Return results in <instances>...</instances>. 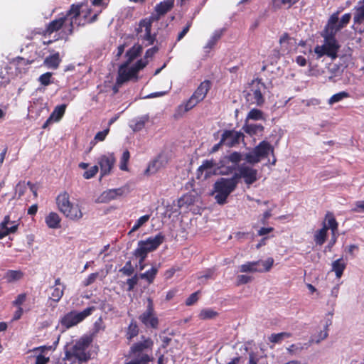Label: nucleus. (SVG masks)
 Wrapping results in <instances>:
<instances>
[{"label":"nucleus","mask_w":364,"mask_h":364,"mask_svg":"<svg viewBox=\"0 0 364 364\" xmlns=\"http://www.w3.org/2000/svg\"><path fill=\"white\" fill-rule=\"evenodd\" d=\"M81 6V4H72L65 14H62L61 16L49 22L46 28L38 33L46 37L50 36L54 32L63 29L66 36L72 35L74 24L77 23V20L80 16Z\"/></svg>","instance_id":"1"},{"label":"nucleus","mask_w":364,"mask_h":364,"mask_svg":"<svg viewBox=\"0 0 364 364\" xmlns=\"http://www.w3.org/2000/svg\"><path fill=\"white\" fill-rule=\"evenodd\" d=\"M211 85L212 83L208 80L201 82L191 97L178 107L176 110L178 114L182 115L202 102L206 97L208 92L211 88Z\"/></svg>","instance_id":"2"},{"label":"nucleus","mask_w":364,"mask_h":364,"mask_svg":"<svg viewBox=\"0 0 364 364\" xmlns=\"http://www.w3.org/2000/svg\"><path fill=\"white\" fill-rule=\"evenodd\" d=\"M141 341L134 343L129 350V355L134 358H138L143 363H149L154 360L151 355L154 341L149 337L142 336Z\"/></svg>","instance_id":"3"},{"label":"nucleus","mask_w":364,"mask_h":364,"mask_svg":"<svg viewBox=\"0 0 364 364\" xmlns=\"http://www.w3.org/2000/svg\"><path fill=\"white\" fill-rule=\"evenodd\" d=\"M237 182L233 176L231 178H220L213 185L214 198L217 203L224 205L227 203L228 196L237 188Z\"/></svg>","instance_id":"4"},{"label":"nucleus","mask_w":364,"mask_h":364,"mask_svg":"<svg viewBox=\"0 0 364 364\" xmlns=\"http://www.w3.org/2000/svg\"><path fill=\"white\" fill-rule=\"evenodd\" d=\"M58 210L65 217L73 220H79L83 216L80 207L70 200V195L67 191L60 193L56 197Z\"/></svg>","instance_id":"5"},{"label":"nucleus","mask_w":364,"mask_h":364,"mask_svg":"<svg viewBox=\"0 0 364 364\" xmlns=\"http://www.w3.org/2000/svg\"><path fill=\"white\" fill-rule=\"evenodd\" d=\"M266 85L262 82L261 79L256 78L252 80L249 84L247 90L245 91V98L250 105H256L262 107L264 102V92Z\"/></svg>","instance_id":"6"},{"label":"nucleus","mask_w":364,"mask_h":364,"mask_svg":"<svg viewBox=\"0 0 364 364\" xmlns=\"http://www.w3.org/2000/svg\"><path fill=\"white\" fill-rule=\"evenodd\" d=\"M165 240V236L159 232L154 237H149L145 240H140L138 247L134 252V255L139 258V263L144 262L147 254L156 250Z\"/></svg>","instance_id":"7"},{"label":"nucleus","mask_w":364,"mask_h":364,"mask_svg":"<svg viewBox=\"0 0 364 364\" xmlns=\"http://www.w3.org/2000/svg\"><path fill=\"white\" fill-rule=\"evenodd\" d=\"M323 38V44L317 45L314 49V52L316 55V58L319 59L326 55L334 60L338 57V53L340 49V45L336 38L322 36Z\"/></svg>","instance_id":"8"},{"label":"nucleus","mask_w":364,"mask_h":364,"mask_svg":"<svg viewBox=\"0 0 364 364\" xmlns=\"http://www.w3.org/2000/svg\"><path fill=\"white\" fill-rule=\"evenodd\" d=\"M95 310V307L92 306L85 309L80 312L71 311L65 314L60 318V323L61 326L65 328H70L82 321L87 316H90Z\"/></svg>","instance_id":"9"},{"label":"nucleus","mask_w":364,"mask_h":364,"mask_svg":"<svg viewBox=\"0 0 364 364\" xmlns=\"http://www.w3.org/2000/svg\"><path fill=\"white\" fill-rule=\"evenodd\" d=\"M140 322L147 328L157 329L159 320L154 310V305L151 298L147 299L146 310L139 316Z\"/></svg>","instance_id":"10"},{"label":"nucleus","mask_w":364,"mask_h":364,"mask_svg":"<svg viewBox=\"0 0 364 364\" xmlns=\"http://www.w3.org/2000/svg\"><path fill=\"white\" fill-rule=\"evenodd\" d=\"M162 16L161 14L155 12L152 14L149 18H144L140 21L139 28H136L137 33H141L144 29V34L142 38L148 41V45H153L156 40V34H151V25L154 21H159Z\"/></svg>","instance_id":"11"},{"label":"nucleus","mask_w":364,"mask_h":364,"mask_svg":"<svg viewBox=\"0 0 364 364\" xmlns=\"http://www.w3.org/2000/svg\"><path fill=\"white\" fill-rule=\"evenodd\" d=\"M257 170L248 166L242 165L238 168V172L233 174L235 181L239 183L240 178H242L245 184L250 186L256 182L257 178Z\"/></svg>","instance_id":"12"},{"label":"nucleus","mask_w":364,"mask_h":364,"mask_svg":"<svg viewBox=\"0 0 364 364\" xmlns=\"http://www.w3.org/2000/svg\"><path fill=\"white\" fill-rule=\"evenodd\" d=\"M341 10L332 14L321 33V36L336 38V33L342 28L339 27L338 16Z\"/></svg>","instance_id":"13"},{"label":"nucleus","mask_w":364,"mask_h":364,"mask_svg":"<svg viewBox=\"0 0 364 364\" xmlns=\"http://www.w3.org/2000/svg\"><path fill=\"white\" fill-rule=\"evenodd\" d=\"M19 220L20 219L17 221H11L10 215H5L0 223V240L10 234L16 233L19 227Z\"/></svg>","instance_id":"14"},{"label":"nucleus","mask_w":364,"mask_h":364,"mask_svg":"<svg viewBox=\"0 0 364 364\" xmlns=\"http://www.w3.org/2000/svg\"><path fill=\"white\" fill-rule=\"evenodd\" d=\"M117 77L118 78V84H124L131 80L134 82L139 80V75L131 67L129 68L127 63H123L119 66Z\"/></svg>","instance_id":"15"},{"label":"nucleus","mask_w":364,"mask_h":364,"mask_svg":"<svg viewBox=\"0 0 364 364\" xmlns=\"http://www.w3.org/2000/svg\"><path fill=\"white\" fill-rule=\"evenodd\" d=\"M116 162V158L113 153H108L100 156L98 159V164L100 168L101 177L109 175L111 173Z\"/></svg>","instance_id":"16"},{"label":"nucleus","mask_w":364,"mask_h":364,"mask_svg":"<svg viewBox=\"0 0 364 364\" xmlns=\"http://www.w3.org/2000/svg\"><path fill=\"white\" fill-rule=\"evenodd\" d=\"M89 345L90 341L88 339H81L77 341L73 347V355L80 363L87 361L90 358V356L86 353Z\"/></svg>","instance_id":"17"},{"label":"nucleus","mask_w":364,"mask_h":364,"mask_svg":"<svg viewBox=\"0 0 364 364\" xmlns=\"http://www.w3.org/2000/svg\"><path fill=\"white\" fill-rule=\"evenodd\" d=\"M244 136L241 132L225 130L222 134V141L228 147H232L238 144L240 140L244 139Z\"/></svg>","instance_id":"18"},{"label":"nucleus","mask_w":364,"mask_h":364,"mask_svg":"<svg viewBox=\"0 0 364 364\" xmlns=\"http://www.w3.org/2000/svg\"><path fill=\"white\" fill-rule=\"evenodd\" d=\"M221 165H219L215 162L213 159H207L204 160L202 164L198 167L197 172L198 174H202L204 171L205 178H208L212 174H216L218 169L221 167Z\"/></svg>","instance_id":"19"},{"label":"nucleus","mask_w":364,"mask_h":364,"mask_svg":"<svg viewBox=\"0 0 364 364\" xmlns=\"http://www.w3.org/2000/svg\"><path fill=\"white\" fill-rule=\"evenodd\" d=\"M253 151L260 159H263L267 157L269 154L274 156V149L269 142L263 140L253 149Z\"/></svg>","instance_id":"20"},{"label":"nucleus","mask_w":364,"mask_h":364,"mask_svg":"<svg viewBox=\"0 0 364 364\" xmlns=\"http://www.w3.org/2000/svg\"><path fill=\"white\" fill-rule=\"evenodd\" d=\"M353 10V26L364 24V0H360Z\"/></svg>","instance_id":"21"},{"label":"nucleus","mask_w":364,"mask_h":364,"mask_svg":"<svg viewBox=\"0 0 364 364\" xmlns=\"http://www.w3.org/2000/svg\"><path fill=\"white\" fill-rule=\"evenodd\" d=\"M174 6V0H164L155 6L154 11L162 16L166 14Z\"/></svg>","instance_id":"22"},{"label":"nucleus","mask_w":364,"mask_h":364,"mask_svg":"<svg viewBox=\"0 0 364 364\" xmlns=\"http://www.w3.org/2000/svg\"><path fill=\"white\" fill-rule=\"evenodd\" d=\"M225 31V28L215 30L213 32L211 37L210 38V39L208 41L206 45L204 47V49H205V50L213 49L216 46V44L220 41V39L222 38Z\"/></svg>","instance_id":"23"},{"label":"nucleus","mask_w":364,"mask_h":364,"mask_svg":"<svg viewBox=\"0 0 364 364\" xmlns=\"http://www.w3.org/2000/svg\"><path fill=\"white\" fill-rule=\"evenodd\" d=\"M264 129V127L260 124H248L246 122L242 127V130L251 136L262 134Z\"/></svg>","instance_id":"24"},{"label":"nucleus","mask_w":364,"mask_h":364,"mask_svg":"<svg viewBox=\"0 0 364 364\" xmlns=\"http://www.w3.org/2000/svg\"><path fill=\"white\" fill-rule=\"evenodd\" d=\"M139 328L137 324V322L132 319L131 320L128 327L125 331V337L129 341H131L135 337L139 335Z\"/></svg>","instance_id":"25"},{"label":"nucleus","mask_w":364,"mask_h":364,"mask_svg":"<svg viewBox=\"0 0 364 364\" xmlns=\"http://www.w3.org/2000/svg\"><path fill=\"white\" fill-rule=\"evenodd\" d=\"M142 51V46L139 44L134 45L131 48H129L126 53V57L127 60L124 63H127L129 65L134 59H136L138 56L140 55Z\"/></svg>","instance_id":"26"},{"label":"nucleus","mask_w":364,"mask_h":364,"mask_svg":"<svg viewBox=\"0 0 364 364\" xmlns=\"http://www.w3.org/2000/svg\"><path fill=\"white\" fill-rule=\"evenodd\" d=\"M328 231L326 227V223H323V227L316 231L314 236V240L317 245H322L324 244L327 239Z\"/></svg>","instance_id":"27"},{"label":"nucleus","mask_w":364,"mask_h":364,"mask_svg":"<svg viewBox=\"0 0 364 364\" xmlns=\"http://www.w3.org/2000/svg\"><path fill=\"white\" fill-rule=\"evenodd\" d=\"M331 267V270L335 272L336 278L340 279L346 268V263L343 258H340L333 261Z\"/></svg>","instance_id":"28"},{"label":"nucleus","mask_w":364,"mask_h":364,"mask_svg":"<svg viewBox=\"0 0 364 364\" xmlns=\"http://www.w3.org/2000/svg\"><path fill=\"white\" fill-rule=\"evenodd\" d=\"M326 227L327 228V231L330 229L331 230V235H336L338 231V223L336 221L334 215L331 213H328L325 217Z\"/></svg>","instance_id":"29"},{"label":"nucleus","mask_w":364,"mask_h":364,"mask_svg":"<svg viewBox=\"0 0 364 364\" xmlns=\"http://www.w3.org/2000/svg\"><path fill=\"white\" fill-rule=\"evenodd\" d=\"M158 272L159 267L153 266L150 269L140 274L139 276L140 279L146 280L149 284H151L154 282Z\"/></svg>","instance_id":"30"},{"label":"nucleus","mask_w":364,"mask_h":364,"mask_svg":"<svg viewBox=\"0 0 364 364\" xmlns=\"http://www.w3.org/2000/svg\"><path fill=\"white\" fill-rule=\"evenodd\" d=\"M61 60L58 53H55L46 58L44 64L49 68L57 69Z\"/></svg>","instance_id":"31"},{"label":"nucleus","mask_w":364,"mask_h":364,"mask_svg":"<svg viewBox=\"0 0 364 364\" xmlns=\"http://www.w3.org/2000/svg\"><path fill=\"white\" fill-rule=\"evenodd\" d=\"M60 218L56 213H50L46 218V223L48 228L55 229L60 227Z\"/></svg>","instance_id":"32"},{"label":"nucleus","mask_w":364,"mask_h":364,"mask_svg":"<svg viewBox=\"0 0 364 364\" xmlns=\"http://www.w3.org/2000/svg\"><path fill=\"white\" fill-rule=\"evenodd\" d=\"M260 265V260L256 262H249L245 264H242L240 267V270L241 272H260L261 269L257 268L258 266Z\"/></svg>","instance_id":"33"},{"label":"nucleus","mask_w":364,"mask_h":364,"mask_svg":"<svg viewBox=\"0 0 364 364\" xmlns=\"http://www.w3.org/2000/svg\"><path fill=\"white\" fill-rule=\"evenodd\" d=\"M109 132V127L102 131L98 132L95 134L94 139L90 141V147L89 149V151H90L92 149V148L96 145L97 143L105 141Z\"/></svg>","instance_id":"34"},{"label":"nucleus","mask_w":364,"mask_h":364,"mask_svg":"<svg viewBox=\"0 0 364 364\" xmlns=\"http://www.w3.org/2000/svg\"><path fill=\"white\" fill-rule=\"evenodd\" d=\"M279 43L285 50H289L296 43V39L290 37L288 33H284L279 38Z\"/></svg>","instance_id":"35"},{"label":"nucleus","mask_w":364,"mask_h":364,"mask_svg":"<svg viewBox=\"0 0 364 364\" xmlns=\"http://www.w3.org/2000/svg\"><path fill=\"white\" fill-rule=\"evenodd\" d=\"M66 107L67 105L65 104H62L54 108L50 115L51 118L53 119L54 122H58L61 119L65 112Z\"/></svg>","instance_id":"36"},{"label":"nucleus","mask_w":364,"mask_h":364,"mask_svg":"<svg viewBox=\"0 0 364 364\" xmlns=\"http://www.w3.org/2000/svg\"><path fill=\"white\" fill-rule=\"evenodd\" d=\"M123 194V190L122 188L109 189L107 191L103 192L102 196L107 200H112L117 198V196Z\"/></svg>","instance_id":"37"},{"label":"nucleus","mask_w":364,"mask_h":364,"mask_svg":"<svg viewBox=\"0 0 364 364\" xmlns=\"http://www.w3.org/2000/svg\"><path fill=\"white\" fill-rule=\"evenodd\" d=\"M218 315V313L212 309L207 308L200 311L198 317L201 320L213 319Z\"/></svg>","instance_id":"38"},{"label":"nucleus","mask_w":364,"mask_h":364,"mask_svg":"<svg viewBox=\"0 0 364 364\" xmlns=\"http://www.w3.org/2000/svg\"><path fill=\"white\" fill-rule=\"evenodd\" d=\"M292 334L289 332H281L279 333H272L269 337V341L273 343H281L284 338H290Z\"/></svg>","instance_id":"39"},{"label":"nucleus","mask_w":364,"mask_h":364,"mask_svg":"<svg viewBox=\"0 0 364 364\" xmlns=\"http://www.w3.org/2000/svg\"><path fill=\"white\" fill-rule=\"evenodd\" d=\"M251 120H264V116L262 111L260 109L253 108L247 114L246 121Z\"/></svg>","instance_id":"40"},{"label":"nucleus","mask_w":364,"mask_h":364,"mask_svg":"<svg viewBox=\"0 0 364 364\" xmlns=\"http://www.w3.org/2000/svg\"><path fill=\"white\" fill-rule=\"evenodd\" d=\"M65 289V287L64 285L63 286L62 289L58 287H53L51 288L52 292L50 299L55 302H58L63 296Z\"/></svg>","instance_id":"41"},{"label":"nucleus","mask_w":364,"mask_h":364,"mask_svg":"<svg viewBox=\"0 0 364 364\" xmlns=\"http://www.w3.org/2000/svg\"><path fill=\"white\" fill-rule=\"evenodd\" d=\"M151 215L147 214L140 217L135 223L134 226L132 228L129 234L139 230L142 225L146 223L150 219Z\"/></svg>","instance_id":"42"},{"label":"nucleus","mask_w":364,"mask_h":364,"mask_svg":"<svg viewBox=\"0 0 364 364\" xmlns=\"http://www.w3.org/2000/svg\"><path fill=\"white\" fill-rule=\"evenodd\" d=\"M348 97H349V93L348 92L342 91V92H338L336 94H334L333 95H332L330 97V99L328 100V104L333 105V104L338 102Z\"/></svg>","instance_id":"43"},{"label":"nucleus","mask_w":364,"mask_h":364,"mask_svg":"<svg viewBox=\"0 0 364 364\" xmlns=\"http://www.w3.org/2000/svg\"><path fill=\"white\" fill-rule=\"evenodd\" d=\"M130 159V153L129 151L126 149L121 157L120 159V164H119V168L122 171H128V162Z\"/></svg>","instance_id":"44"},{"label":"nucleus","mask_w":364,"mask_h":364,"mask_svg":"<svg viewBox=\"0 0 364 364\" xmlns=\"http://www.w3.org/2000/svg\"><path fill=\"white\" fill-rule=\"evenodd\" d=\"M119 272L124 276H132L134 272V268L130 260L126 262L124 266L119 269Z\"/></svg>","instance_id":"45"},{"label":"nucleus","mask_w":364,"mask_h":364,"mask_svg":"<svg viewBox=\"0 0 364 364\" xmlns=\"http://www.w3.org/2000/svg\"><path fill=\"white\" fill-rule=\"evenodd\" d=\"M148 120V117H142L140 119L136 120L135 123L132 125V129L134 132L141 130L145 127V124Z\"/></svg>","instance_id":"46"},{"label":"nucleus","mask_w":364,"mask_h":364,"mask_svg":"<svg viewBox=\"0 0 364 364\" xmlns=\"http://www.w3.org/2000/svg\"><path fill=\"white\" fill-rule=\"evenodd\" d=\"M245 160L250 164H255L261 161V159L252 150L251 152L246 154Z\"/></svg>","instance_id":"47"},{"label":"nucleus","mask_w":364,"mask_h":364,"mask_svg":"<svg viewBox=\"0 0 364 364\" xmlns=\"http://www.w3.org/2000/svg\"><path fill=\"white\" fill-rule=\"evenodd\" d=\"M148 64V60L146 59H140L136 62L131 68L138 75L139 72L144 69Z\"/></svg>","instance_id":"48"},{"label":"nucleus","mask_w":364,"mask_h":364,"mask_svg":"<svg viewBox=\"0 0 364 364\" xmlns=\"http://www.w3.org/2000/svg\"><path fill=\"white\" fill-rule=\"evenodd\" d=\"M23 272L17 270H9L7 272V277L9 281L19 280L23 277Z\"/></svg>","instance_id":"49"},{"label":"nucleus","mask_w":364,"mask_h":364,"mask_svg":"<svg viewBox=\"0 0 364 364\" xmlns=\"http://www.w3.org/2000/svg\"><path fill=\"white\" fill-rule=\"evenodd\" d=\"M139 276L135 274L131 278H129L126 284L128 285L127 291H132L134 289L135 286L138 284Z\"/></svg>","instance_id":"50"},{"label":"nucleus","mask_w":364,"mask_h":364,"mask_svg":"<svg viewBox=\"0 0 364 364\" xmlns=\"http://www.w3.org/2000/svg\"><path fill=\"white\" fill-rule=\"evenodd\" d=\"M27 187L25 181H19L15 188L16 193L18 194V197L21 198L23 196L26 191Z\"/></svg>","instance_id":"51"},{"label":"nucleus","mask_w":364,"mask_h":364,"mask_svg":"<svg viewBox=\"0 0 364 364\" xmlns=\"http://www.w3.org/2000/svg\"><path fill=\"white\" fill-rule=\"evenodd\" d=\"M51 77L52 73L50 72H47L46 73L42 74L39 77L38 80L41 85L47 86L51 83Z\"/></svg>","instance_id":"52"},{"label":"nucleus","mask_w":364,"mask_h":364,"mask_svg":"<svg viewBox=\"0 0 364 364\" xmlns=\"http://www.w3.org/2000/svg\"><path fill=\"white\" fill-rule=\"evenodd\" d=\"M226 159L235 164L242 160V154L240 152L234 151L226 156Z\"/></svg>","instance_id":"53"},{"label":"nucleus","mask_w":364,"mask_h":364,"mask_svg":"<svg viewBox=\"0 0 364 364\" xmlns=\"http://www.w3.org/2000/svg\"><path fill=\"white\" fill-rule=\"evenodd\" d=\"M99 167L97 166H93L83 173V177L86 179L93 178L98 172Z\"/></svg>","instance_id":"54"},{"label":"nucleus","mask_w":364,"mask_h":364,"mask_svg":"<svg viewBox=\"0 0 364 364\" xmlns=\"http://www.w3.org/2000/svg\"><path fill=\"white\" fill-rule=\"evenodd\" d=\"M274 264V259L272 257L267 258L265 261H260V264L262 265L263 268L260 269L262 272H269Z\"/></svg>","instance_id":"55"},{"label":"nucleus","mask_w":364,"mask_h":364,"mask_svg":"<svg viewBox=\"0 0 364 364\" xmlns=\"http://www.w3.org/2000/svg\"><path fill=\"white\" fill-rule=\"evenodd\" d=\"M350 18L351 14L350 13L343 15L341 20H338L339 27L341 28H345L349 23Z\"/></svg>","instance_id":"56"},{"label":"nucleus","mask_w":364,"mask_h":364,"mask_svg":"<svg viewBox=\"0 0 364 364\" xmlns=\"http://www.w3.org/2000/svg\"><path fill=\"white\" fill-rule=\"evenodd\" d=\"M99 276V273L98 272H95V273H92L90 274L87 278H86L84 281H83V285L85 287H88L90 285H91L92 284H93L97 278Z\"/></svg>","instance_id":"57"},{"label":"nucleus","mask_w":364,"mask_h":364,"mask_svg":"<svg viewBox=\"0 0 364 364\" xmlns=\"http://www.w3.org/2000/svg\"><path fill=\"white\" fill-rule=\"evenodd\" d=\"M26 299V294L25 293L20 294L17 296L16 299L12 301V305L16 307H21V305Z\"/></svg>","instance_id":"58"},{"label":"nucleus","mask_w":364,"mask_h":364,"mask_svg":"<svg viewBox=\"0 0 364 364\" xmlns=\"http://www.w3.org/2000/svg\"><path fill=\"white\" fill-rule=\"evenodd\" d=\"M199 291H196L193 294H191L186 300V306H191L193 304H194L195 303L197 302V301L198 300V294H199Z\"/></svg>","instance_id":"59"},{"label":"nucleus","mask_w":364,"mask_h":364,"mask_svg":"<svg viewBox=\"0 0 364 364\" xmlns=\"http://www.w3.org/2000/svg\"><path fill=\"white\" fill-rule=\"evenodd\" d=\"M274 3L279 6L288 5V8L295 4L298 0H274Z\"/></svg>","instance_id":"60"},{"label":"nucleus","mask_w":364,"mask_h":364,"mask_svg":"<svg viewBox=\"0 0 364 364\" xmlns=\"http://www.w3.org/2000/svg\"><path fill=\"white\" fill-rule=\"evenodd\" d=\"M192 26V21H190L187 23L186 26L183 28V30L178 33L177 37V41H181L188 32L190 28Z\"/></svg>","instance_id":"61"},{"label":"nucleus","mask_w":364,"mask_h":364,"mask_svg":"<svg viewBox=\"0 0 364 364\" xmlns=\"http://www.w3.org/2000/svg\"><path fill=\"white\" fill-rule=\"evenodd\" d=\"M251 280V277L247 275L240 274L237 277V285L247 284Z\"/></svg>","instance_id":"62"},{"label":"nucleus","mask_w":364,"mask_h":364,"mask_svg":"<svg viewBox=\"0 0 364 364\" xmlns=\"http://www.w3.org/2000/svg\"><path fill=\"white\" fill-rule=\"evenodd\" d=\"M49 360L50 359L48 357H46L45 355L40 354L36 357L34 364H47Z\"/></svg>","instance_id":"63"},{"label":"nucleus","mask_w":364,"mask_h":364,"mask_svg":"<svg viewBox=\"0 0 364 364\" xmlns=\"http://www.w3.org/2000/svg\"><path fill=\"white\" fill-rule=\"evenodd\" d=\"M353 211L356 213L364 212V200L357 201L355 204V208L353 209Z\"/></svg>","instance_id":"64"}]
</instances>
